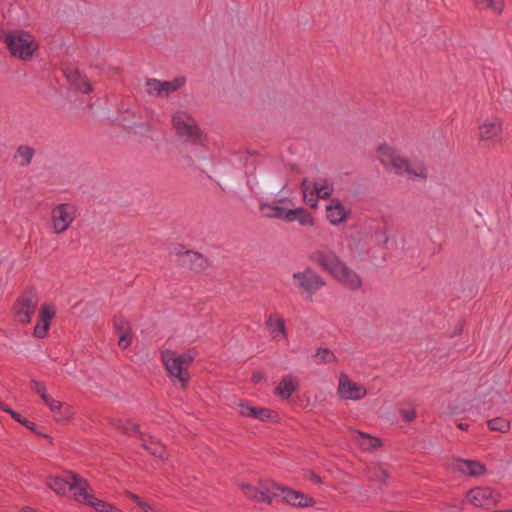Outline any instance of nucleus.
<instances>
[{
	"instance_id": "nucleus-1",
	"label": "nucleus",
	"mask_w": 512,
	"mask_h": 512,
	"mask_svg": "<svg viewBox=\"0 0 512 512\" xmlns=\"http://www.w3.org/2000/svg\"><path fill=\"white\" fill-rule=\"evenodd\" d=\"M309 259L327 271L336 280L350 290H359L362 286L360 276L351 270L334 252L314 251Z\"/></svg>"
},
{
	"instance_id": "nucleus-2",
	"label": "nucleus",
	"mask_w": 512,
	"mask_h": 512,
	"mask_svg": "<svg viewBox=\"0 0 512 512\" xmlns=\"http://www.w3.org/2000/svg\"><path fill=\"white\" fill-rule=\"evenodd\" d=\"M379 159L385 167H391L398 175L407 174L411 177H418L422 180L427 179V169L425 165L419 164L416 169L410 166L408 159L401 157L395 149L383 144L378 148Z\"/></svg>"
},
{
	"instance_id": "nucleus-3",
	"label": "nucleus",
	"mask_w": 512,
	"mask_h": 512,
	"mask_svg": "<svg viewBox=\"0 0 512 512\" xmlns=\"http://www.w3.org/2000/svg\"><path fill=\"white\" fill-rule=\"evenodd\" d=\"M3 41L12 56L24 61L31 60L39 47L35 38L24 30H14L5 34Z\"/></svg>"
},
{
	"instance_id": "nucleus-4",
	"label": "nucleus",
	"mask_w": 512,
	"mask_h": 512,
	"mask_svg": "<svg viewBox=\"0 0 512 512\" xmlns=\"http://www.w3.org/2000/svg\"><path fill=\"white\" fill-rule=\"evenodd\" d=\"M161 360L169 376L178 380L181 386L185 387L190 379L187 368L193 362L194 357L189 353L177 355L171 350H165L161 353Z\"/></svg>"
},
{
	"instance_id": "nucleus-5",
	"label": "nucleus",
	"mask_w": 512,
	"mask_h": 512,
	"mask_svg": "<svg viewBox=\"0 0 512 512\" xmlns=\"http://www.w3.org/2000/svg\"><path fill=\"white\" fill-rule=\"evenodd\" d=\"M40 302L38 292L33 287L25 288L17 297L12 306V313L17 322L28 324L31 322Z\"/></svg>"
},
{
	"instance_id": "nucleus-6",
	"label": "nucleus",
	"mask_w": 512,
	"mask_h": 512,
	"mask_svg": "<svg viewBox=\"0 0 512 512\" xmlns=\"http://www.w3.org/2000/svg\"><path fill=\"white\" fill-rule=\"evenodd\" d=\"M66 488L70 498L81 505H87L92 499L93 488L88 480L72 470L66 469Z\"/></svg>"
},
{
	"instance_id": "nucleus-7",
	"label": "nucleus",
	"mask_w": 512,
	"mask_h": 512,
	"mask_svg": "<svg viewBox=\"0 0 512 512\" xmlns=\"http://www.w3.org/2000/svg\"><path fill=\"white\" fill-rule=\"evenodd\" d=\"M293 280L297 283L301 293L307 295L312 300L313 295L326 285L325 280L311 267H306L303 271L293 274Z\"/></svg>"
},
{
	"instance_id": "nucleus-8",
	"label": "nucleus",
	"mask_w": 512,
	"mask_h": 512,
	"mask_svg": "<svg viewBox=\"0 0 512 512\" xmlns=\"http://www.w3.org/2000/svg\"><path fill=\"white\" fill-rule=\"evenodd\" d=\"M172 124L178 136L194 143H202V134L195 120L186 112L179 111L172 117Z\"/></svg>"
},
{
	"instance_id": "nucleus-9",
	"label": "nucleus",
	"mask_w": 512,
	"mask_h": 512,
	"mask_svg": "<svg viewBox=\"0 0 512 512\" xmlns=\"http://www.w3.org/2000/svg\"><path fill=\"white\" fill-rule=\"evenodd\" d=\"M301 188L304 200L310 207H316L319 199H328L333 192V187L328 184L326 179L320 183L311 182L305 178L302 181Z\"/></svg>"
},
{
	"instance_id": "nucleus-10",
	"label": "nucleus",
	"mask_w": 512,
	"mask_h": 512,
	"mask_svg": "<svg viewBox=\"0 0 512 512\" xmlns=\"http://www.w3.org/2000/svg\"><path fill=\"white\" fill-rule=\"evenodd\" d=\"M467 500L475 507L491 508L496 506L500 495L490 487H475L467 492Z\"/></svg>"
},
{
	"instance_id": "nucleus-11",
	"label": "nucleus",
	"mask_w": 512,
	"mask_h": 512,
	"mask_svg": "<svg viewBox=\"0 0 512 512\" xmlns=\"http://www.w3.org/2000/svg\"><path fill=\"white\" fill-rule=\"evenodd\" d=\"M503 132V122L498 117L485 120L479 126L480 140L485 142L488 146H495L501 143Z\"/></svg>"
},
{
	"instance_id": "nucleus-12",
	"label": "nucleus",
	"mask_w": 512,
	"mask_h": 512,
	"mask_svg": "<svg viewBox=\"0 0 512 512\" xmlns=\"http://www.w3.org/2000/svg\"><path fill=\"white\" fill-rule=\"evenodd\" d=\"M272 487L281 492L283 501L294 507H312L316 501L313 497L297 490H293L287 487H282L276 483H271Z\"/></svg>"
},
{
	"instance_id": "nucleus-13",
	"label": "nucleus",
	"mask_w": 512,
	"mask_h": 512,
	"mask_svg": "<svg viewBox=\"0 0 512 512\" xmlns=\"http://www.w3.org/2000/svg\"><path fill=\"white\" fill-rule=\"evenodd\" d=\"M66 84V89L76 93L88 94L92 91L87 76L78 68H66Z\"/></svg>"
},
{
	"instance_id": "nucleus-14",
	"label": "nucleus",
	"mask_w": 512,
	"mask_h": 512,
	"mask_svg": "<svg viewBox=\"0 0 512 512\" xmlns=\"http://www.w3.org/2000/svg\"><path fill=\"white\" fill-rule=\"evenodd\" d=\"M367 391L363 386L358 385L349 379L345 373L339 376L338 394L345 400H360L365 397Z\"/></svg>"
},
{
	"instance_id": "nucleus-15",
	"label": "nucleus",
	"mask_w": 512,
	"mask_h": 512,
	"mask_svg": "<svg viewBox=\"0 0 512 512\" xmlns=\"http://www.w3.org/2000/svg\"><path fill=\"white\" fill-rule=\"evenodd\" d=\"M56 309L51 304H43L38 314V321L34 327L33 335L36 338L46 337L50 321L55 317Z\"/></svg>"
},
{
	"instance_id": "nucleus-16",
	"label": "nucleus",
	"mask_w": 512,
	"mask_h": 512,
	"mask_svg": "<svg viewBox=\"0 0 512 512\" xmlns=\"http://www.w3.org/2000/svg\"><path fill=\"white\" fill-rule=\"evenodd\" d=\"M265 325L271 335V337L274 340H287L288 339V333L286 329L285 319L284 317L278 313H270L267 316V319L265 321Z\"/></svg>"
},
{
	"instance_id": "nucleus-17",
	"label": "nucleus",
	"mask_w": 512,
	"mask_h": 512,
	"mask_svg": "<svg viewBox=\"0 0 512 512\" xmlns=\"http://www.w3.org/2000/svg\"><path fill=\"white\" fill-rule=\"evenodd\" d=\"M455 469L466 476H481L486 473V466L476 460L458 458L454 462Z\"/></svg>"
},
{
	"instance_id": "nucleus-18",
	"label": "nucleus",
	"mask_w": 512,
	"mask_h": 512,
	"mask_svg": "<svg viewBox=\"0 0 512 512\" xmlns=\"http://www.w3.org/2000/svg\"><path fill=\"white\" fill-rule=\"evenodd\" d=\"M270 486L272 485L270 484ZM242 488L248 497L257 502H264L268 504L272 503L273 497L276 496L278 492L273 487H271V489L269 487H265V490H260L251 484H245Z\"/></svg>"
},
{
	"instance_id": "nucleus-19",
	"label": "nucleus",
	"mask_w": 512,
	"mask_h": 512,
	"mask_svg": "<svg viewBox=\"0 0 512 512\" xmlns=\"http://www.w3.org/2000/svg\"><path fill=\"white\" fill-rule=\"evenodd\" d=\"M239 413L243 417L255 418L262 421L271 420L274 412L268 408L252 407L247 402H240Z\"/></svg>"
},
{
	"instance_id": "nucleus-20",
	"label": "nucleus",
	"mask_w": 512,
	"mask_h": 512,
	"mask_svg": "<svg viewBox=\"0 0 512 512\" xmlns=\"http://www.w3.org/2000/svg\"><path fill=\"white\" fill-rule=\"evenodd\" d=\"M326 216L331 224L337 225L347 218V211L338 199H332L326 208Z\"/></svg>"
},
{
	"instance_id": "nucleus-21",
	"label": "nucleus",
	"mask_w": 512,
	"mask_h": 512,
	"mask_svg": "<svg viewBox=\"0 0 512 512\" xmlns=\"http://www.w3.org/2000/svg\"><path fill=\"white\" fill-rule=\"evenodd\" d=\"M297 389V378L292 374H288L281 379V381L275 388V393L281 396V398L283 399H288Z\"/></svg>"
},
{
	"instance_id": "nucleus-22",
	"label": "nucleus",
	"mask_w": 512,
	"mask_h": 512,
	"mask_svg": "<svg viewBox=\"0 0 512 512\" xmlns=\"http://www.w3.org/2000/svg\"><path fill=\"white\" fill-rule=\"evenodd\" d=\"M286 222L298 221L302 226H313L314 219L312 215L304 208L288 209L286 213Z\"/></svg>"
},
{
	"instance_id": "nucleus-23",
	"label": "nucleus",
	"mask_w": 512,
	"mask_h": 512,
	"mask_svg": "<svg viewBox=\"0 0 512 512\" xmlns=\"http://www.w3.org/2000/svg\"><path fill=\"white\" fill-rule=\"evenodd\" d=\"M111 427L117 432L124 435H132L141 433L139 426L128 419L115 418L110 421Z\"/></svg>"
},
{
	"instance_id": "nucleus-24",
	"label": "nucleus",
	"mask_w": 512,
	"mask_h": 512,
	"mask_svg": "<svg viewBox=\"0 0 512 512\" xmlns=\"http://www.w3.org/2000/svg\"><path fill=\"white\" fill-rule=\"evenodd\" d=\"M262 215L266 218L281 219L286 222V213L288 209L280 207L274 203H262L259 206Z\"/></svg>"
},
{
	"instance_id": "nucleus-25",
	"label": "nucleus",
	"mask_w": 512,
	"mask_h": 512,
	"mask_svg": "<svg viewBox=\"0 0 512 512\" xmlns=\"http://www.w3.org/2000/svg\"><path fill=\"white\" fill-rule=\"evenodd\" d=\"M354 438L363 450H374L382 446V442L379 438L361 431H356Z\"/></svg>"
},
{
	"instance_id": "nucleus-26",
	"label": "nucleus",
	"mask_w": 512,
	"mask_h": 512,
	"mask_svg": "<svg viewBox=\"0 0 512 512\" xmlns=\"http://www.w3.org/2000/svg\"><path fill=\"white\" fill-rule=\"evenodd\" d=\"M139 437L142 441V447L148 451L151 455L160 459L165 458V447L158 441L153 439L146 440L143 433H139Z\"/></svg>"
},
{
	"instance_id": "nucleus-27",
	"label": "nucleus",
	"mask_w": 512,
	"mask_h": 512,
	"mask_svg": "<svg viewBox=\"0 0 512 512\" xmlns=\"http://www.w3.org/2000/svg\"><path fill=\"white\" fill-rule=\"evenodd\" d=\"M185 257L187 258L189 267L192 270H204L208 266L207 260L197 252L186 250Z\"/></svg>"
},
{
	"instance_id": "nucleus-28",
	"label": "nucleus",
	"mask_w": 512,
	"mask_h": 512,
	"mask_svg": "<svg viewBox=\"0 0 512 512\" xmlns=\"http://www.w3.org/2000/svg\"><path fill=\"white\" fill-rule=\"evenodd\" d=\"M475 5L480 10H490L500 14L503 11L504 0H475Z\"/></svg>"
},
{
	"instance_id": "nucleus-29",
	"label": "nucleus",
	"mask_w": 512,
	"mask_h": 512,
	"mask_svg": "<svg viewBox=\"0 0 512 512\" xmlns=\"http://www.w3.org/2000/svg\"><path fill=\"white\" fill-rule=\"evenodd\" d=\"M35 154V150L27 145H21L17 148L16 157H20L21 161L19 162L20 166H27L31 162L33 156Z\"/></svg>"
},
{
	"instance_id": "nucleus-30",
	"label": "nucleus",
	"mask_w": 512,
	"mask_h": 512,
	"mask_svg": "<svg viewBox=\"0 0 512 512\" xmlns=\"http://www.w3.org/2000/svg\"><path fill=\"white\" fill-rule=\"evenodd\" d=\"M53 221L54 232H64V203L59 204L53 211Z\"/></svg>"
},
{
	"instance_id": "nucleus-31",
	"label": "nucleus",
	"mask_w": 512,
	"mask_h": 512,
	"mask_svg": "<svg viewBox=\"0 0 512 512\" xmlns=\"http://www.w3.org/2000/svg\"><path fill=\"white\" fill-rule=\"evenodd\" d=\"M317 364H327L337 362V357L328 348H318L315 354Z\"/></svg>"
},
{
	"instance_id": "nucleus-32",
	"label": "nucleus",
	"mask_w": 512,
	"mask_h": 512,
	"mask_svg": "<svg viewBox=\"0 0 512 512\" xmlns=\"http://www.w3.org/2000/svg\"><path fill=\"white\" fill-rule=\"evenodd\" d=\"M488 427L493 431L505 433L510 428V422L505 418L497 417L488 421Z\"/></svg>"
},
{
	"instance_id": "nucleus-33",
	"label": "nucleus",
	"mask_w": 512,
	"mask_h": 512,
	"mask_svg": "<svg viewBox=\"0 0 512 512\" xmlns=\"http://www.w3.org/2000/svg\"><path fill=\"white\" fill-rule=\"evenodd\" d=\"M113 324L116 334L131 332L130 323L122 314H117L114 316Z\"/></svg>"
},
{
	"instance_id": "nucleus-34",
	"label": "nucleus",
	"mask_w": 512,
	"mask_h": 512,
	"mask_svg": "<svg viewBox=\"0 0 512 512\" xmlns=\"http://www.w3.org/2000/svg\"><path fill=\"white\" fill-rule=\"evenodd\" d=\"M389 474L382 468H374L369 472V479L377 482L380 486L386 485Z\"/></svg>"
},
{
	"instance_id": "nucleus-35",
	"label": "nucleus",
	"mask_w": 512,
	"mask_h": 512,
	"mask_svg": "<svg viewBox=\"0 0 512 512\" xmlns=\"http://www.w3.org/2000/svg\"><path fill=\"white\" fill-rule=\"evenodd\" d=\"M10 415L15 421L22 424L27 429L31 430L35 434L42 435V433L37 430L36 424L34 422L29 421L28 419L24 418L20 413H18L16 411H10Z\"/></svg>"
},
{
	"instance_id": "nucleus-36",
	"label": "nucleus",
	"mask_w": 512,
	"mask_h": 512,
	"mask_svg": "<svg viewBox=\"0 0 512 512\" xmlns=\"http://www.w3.org/2000/svg\"><path fill=\"white\" fill-rule=\"evenodd\" d=\"M184 81V78H176L174 81H161L160 87L163 90V94L168 95L180 88Z\"/></svg>"
},
{
	"instance_id": "nucleus-37",
	"label": "nucleus",
	"mask_w": 512,
	"mask_h": 512,
	"mask_svg": "<svg viewBox=\"0 0 512 512\" xmlns=\"http://www.w3.org/2000/svg\"><path fill=\"white\" fill-rule=\"evenodd\" d=\"M161 81L157 79H149L146 82V91L148 94L162 96L163 90L160 87Z\"/></svg>"
},
{
	"instance_id": "nucleus-38",
	"label": "nucleus",
	"mask_w": 512,
	"mask_h": 512,
	"mask_svg": "<svg viewBox=\"0 0 512 512\" xmlns=\"http://www.w3.org/2000/svg\"><path fill=\"white\" fill-rule=\"evenodd\" d=\"M49 488L54 490L57 494H64V479L60 477H49L47 480Z\"/></svg>"
},
{
	"instance_id": "nucleus-39",
	"label": "nucleus",
	"mask_w": 512,
	"mask_h": 512,
	"mask_svg": "<svg viewBox=\"0 0 512 512\" xmlns=\"http://www.w3.org/2000/svg\"><path fill=\"white\" fill-rule=\"evenodd\" d=\"M30 387L34 390L41 398L47 394L46 386L43 382L37 380H31Z\"/></svg>"
},
{
	"instance_id": "nucleus-40",
	"label": "nucleus",
	"mask_w": 512,
	"mask_h": 512,
	"mask_svg": "<svg viewBox=\"0 0 512 512\" xmlns=\"http://www.w3.org/2000/svg\"><path fill=\"white\" fill-rule=\"evenodd\" d=\"M119 336L118 345L122 349H126L131 345L132 336L131 332L117 334Z\"/></svg>"
},
{
	"instance_id": "nucleus-41",
	"label": "nucleus",
	"mask_w": 512,
	"mask_h": 512,
	"mask_svg": "<svg viewBox=\"0 0 512 512\" xmlns=\"http://www.w3.org/2000/svg\"><path fill=\"white\" fill-rule=\"evenodd\" d=\"M125 495L132 500L138 507H140V504L143 503V500L138 496L137 494L131 492V491H125Z\"/></svg>"
},
{
	"instance_id": "nucleus-42",
	"label": "nucleus",
	"mask_w": 512,
	"mask_h": 512,
	"mask_svg": "<svg viewBox=\"0 0 512 512\" xmlns=\"http://www.w3.org/2000/svg\"><path fill=\"white\" fill-rule=\"evenodd\" d=\"M402 418L407 422H411L416 418V412L414 410L404 411L402 412Z\"/></svg>"
},
{
	"instance_id": "nucleus-43",
	"label": "nucleus",
	"mask_w": 512,
	"mask_h": 512,
	"mask_svg": "<svg viewBox=\"0 0 512 512\" xmlns=\"http://www.w3.org/2000/svg\"><path fill=\"white\" fill-rule=\"evenodd\" d=\"M143 512H161L160 510L158 509H155L154 507H152L148 502H145L143 501L142 504H140V507H139Z\"/></svg>"
},
{
	"instance_id": "nucleus-44",
	"label": "nucleus",
	"mask_w": 512,
	"mask_h": 512,
	"mask_svg": "<svg viewBox=\"0 0 512 512\" xmlns=\"http://www.w3.org/2000/svg\"><path fill=\"white\" fill-rule=\"evenodd\" d=\"M52 412H59L62 407V402L58 400H52V403L48 406Z\"/></svg>"
},
{
	"instance_id": "nucleus-45",
	"label": "nucleus",
	"mask_w": 512,
	"mask_h": 512,
	"mask_svg": "<svg viewBox=\"0 0 512 512\" xmlns=\"http://www.w3.org/2000/svg\"><path fill=\"white\" fill-rule=\"evenodd\" d=\"M67 207H68V205L66 204V208ZM74 218H75V213L74 212H69L66 209V224H65L66 230L68 229L69 225L74 220Z\"/></svg>"
},
{
	"instance_id": "nucleus-46",
	"label": "nucleus",
	"mask_w": 512,
	"mask_h": 512,
	"mask_svg": "<svg viewBox=\"0 0 512 512\" xmlns=\"http://www.w3.org/2000/svg\"><path fill=\"white\" fill-rule=\"evenodd\" d=\"M185 251L184 250V247L182 245H177L175 248H174V252L176 255H184L185 256Z\"/></svg>"
},
{
	"instance_id": "nucleus-47",
	"label": "nucleus",
	"mask_w": 512,
	"mask_h": 512,
	"mask_svg": "<svg viewBox=\"0 0 512 512\" xmlns=\"http://www.w3.org/2000/svg\"><path fill=\"white\" fill-rule=\"evenodd\" d=\"M41 399L43 400V402H44L47 406H49V404H51V403H52V400H54V398H52L48 393H47L44 397H42Z\"/></svg>"
},
{
	"instance_id": "nucleus-48",
	"label": "nucleus",
	"mask_w": 512,
	"mask_h": 512,
	"mask_svg": "<svg viewBox=\"0 0 512 512\" xmlns=\"http://www.w3.org/2000/svg\"><path fill=\"white\" fill-rule=\"evenodd\" d=\"M20 512H38V511H36L35 509H33L29 506H25L20 510Z\"/></svg>"
},
{
	"instance_id": "nucleus-49",
	"label": "nucleus",
	"mask_w": 512,
	"mask_h": 512,
	"mask_svg": "<svg viewBox=\"0 0 512 512\" xmlns=\"http://www.w3.org/2000/svg\"><path fill=\"white\" fill-rule=\"evenodd\" d=\"M458 428L461 429V430H467L469 428V424L467 423H459L458 425Z\"/></svg>"
},
{
	"instance_id": "nucleus-50",
	"label": "nucleus",
	"mask_w": 512,
	"mask_h": 512,
	"mask_svg": "<svg viewBox=\"0 0 512 512\" xmlns=\"http://www.w3.org/2000/svg\"><path fill=\"white\" fill-rule=\"evenodd\" d=\"M252 380L254 383H258L261 380V375L253 374Z\"/></svg>"
},
{
	"instance_id": "nucleus-51",
	"label": "nucleus",
	"mask_w": 512,
	"mask_h": 512,
	"mask_svg": "<svg viewBox=\"0 0 512 512\" xmlns=\"http://www.w3.org/2000/svg\"><path fill=\"white\" fill-rule=\"evenodd\" d=\"M1 409L9 414H10V411H13L11 408H9L8 406H6L4 404H1Z\"/></svg>"
},
{
	"instance_id": "nucleus-52",
	"label": "nucleus",
	"mask_w": 512,
	"mask_h": 512,
	"mask_svg": "<svg viewBox=\"0 0 512 512\" xmlns=\"http://www.w3.org/2000/svg\"><path fill=\"white\" fill-rule=\"evenodd\" d=\"M312 480H313L314 482H316V483H321V478H320L319 476H317V475H314V476H313V478H312Z\"/></svg>"
},
{
	"instance_id": "nucleus-53",
	"label": "nucleus",
	"mask_w": 512,
	"mask_h": 512,
	"mask_svg": "<svg viewBox=\"0 0 512 512\" xmlns=\"http://www.w3.org/2000/svg\"><path fill=\"white\" fill-rule=\"evenodd\" d=\"M493 512H512V509H510V510H495Z\"/></svg>"
}]
</instances>
